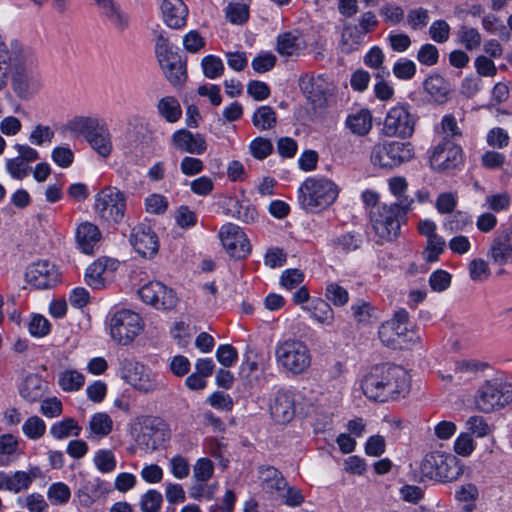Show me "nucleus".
Returning a JSON list of instances; mask_svg holds the SVG:
<instances>
[{
  "instance_id": "nucleus-38",
  "label": "nucleus",
  "mask_w": 512,
  "mask_h": 512,
  "mask_svg": "<svg viewBox=\"0 0 512 512\" xmlns=\"http://www.w3.org/2000/svg\"><path fill=\"white\" fill-rule=\"evenodd\" d=\"M44 381L37 375L26 377L20 390L21 396L29 402H35L44 394Z\"/></svg>"
},
{
  "instance_id": "nucleus-20",
  "label": "nucleus",
  "mask_w": 512,
  "mask_h": 512,
  "mask_svg": "<svg viewBox=\"0 0 512 512\" xmlns=\"http://www.w3.org/2000/svg\"><path fill=\"white\" fill-rule=\"evenodd\" d=\"M40 476L41 470L38 467H32L28 471L18 470L12 474L0 471V490L18 494L28 490L33 481Z\"/></svg>"
},
{
  "instance_id": "nucleus-32",
  "label": "nucleus",
  "mask_w": 512,
  "mask_h": 512,
  "mask_svg": "<svg viewBox=\"0 0 512 512\" xmlns=\"http://www.w3.org/2000/svg\"><path fill=\"white\" fill-rule=\"evenodd\" d=\"M103 123L96 117L75 116L67 122V130L83 135L87 140Z\"/></svg>"
},
{
  "instance_id": "nucleus-55",
  "label": "nucleus",
  "mask_w": 512,
  "mask_h": 512,
  "mask_svg": "<svg viewBox=\"0 0 512 512\" xmlns=\"http://www.w3.org/2000/svg\"><path fill=\"white\" fill-rule=\"evenodd\" d=\"M429 12L427 9L418 7L410 9L407 14V24L412 30H422L429 22Z\"/></svg>"
},
{
  "instance_id": "nucleus-12",
  "label": "nucleus",
  "mask_w": 512,
  "mask_h": 512,
  "mask_svg": "<svg viewBox=\"0 0 512 512\" xmlns=\"http://www.w3.org/2000/svg\"><path fill=\"white\" fill-rule=\"evenodd\" d=\"M512 402V383L507 381H487L478 390V408L489 413L503 408Z\"/></svg>"
},
{
  "instance_id": "nucleus-11",
  "label": "nucleus",
  "mask_w": 512,
  "mask_h": 512,
  "mask_svg": "<svg viewBox=\"0 0 512 512\" xmlns=\"http://www.w3.org/2000/svg\"><path fill=\"white\" fill-rule=\"evenodd\" d=\"M94 207L103 221L118 224L126 212L125 194L115 187H106L96 194Z\"/></svg>"
},
{
  "instance_id": "nucleus-13",
  "label": "nucleus",
  "mask_w": 512,
  "mask_h": 512,
  "mask_svg": "<svg viewBox=\"0 0 512 512\" xmlns=\"http://www.w3.org/2000/svg\"><path fill=\"white\" fill-rule=\"evenodd\" d=\"M415 130V119L404 106H394L387 112L383 134L387 137L409 138Z\"/></svg>"
},
{
  "instance_id": "nucleus-4",
  "label": "nucleus",
  "mask_w": 512,
  "mask_h": 512,
  "mask_svg": "<svg viewBox=\"0 0 512 512\" xmlns=\"http://www.w3.org/2000/svg\"><path fill=\"white\" fill-rule=\"evenodd\" d=\"M339 194L338 186L325 177H309L299 188V201L306 210H323L332 205Z\"/></svg>"
},
{
  "instance_id": "nucleus-8",
  "label": "nucleus",
  "mask_w": 512,
  "mask_h": 512,
  "mask_svg": "<svg viewBox=\"0 0 512 512\" xmlns=\"http://www.w3.org/2000/svg\"><path fill=\"white\" fill-rule=\"evenodd\" d=\"M20 57H25V63L14 67L11 76V85L15 94L21 99H30L40 89V82L33 69L36 66L34 52L24 44L19 53Z\"/></svg>"
},
{
  "instance_id": "nucleus-31",
  "label": "nucleus",
  "mask_w": 512,
  "mask_h": 512,
  "mask_svg": "<svg viewBox=\"0 0 512 512\" xmlns=\"http://www.w3.org/2000/svg\"><path fill=\"white\" fill-rule=\"evenodd\" d=\"M128 309H116L109 318L108 327L111 338L118 344H126L128 337Z\"/></svg>"
},
{
  "instance_id": "nucleus-6",
  "label": "nucleus",
  "mask_w": 512,
  "mask_h": 512,
  "mask_svg": "<svg viewBox=\"0 0 512 512\" xmlns=\"http://www.w3.org/2000/svg\"><path fill=\"white\" fill-rule=\"evenodd\" d=\"M378 335L385 346L393 349H401L420 340L409 322L408 312L404 309L396 311L391 319L382 323Z\"/></svg>"
},
{
  "instance_id": "nucleus-59",
  "label": "nucleus",
  "mask_w": 512,
  "mask_h": 512,
  "mask_svg": "<svg viewBox=\"0 0 512 512\" xmlns=\"http://www.w3.org/2000/svg\"><path fill=\"white\" fill-rule=\"evenodd\" d=\"M94 464L102 473L112 472L116 468V460L110 450H99L94 456Z\"/></svg>"
},
{
  "instance_id": "nucleus-47",
  "label": "nucleus",
  "mask_w": 512,
  "mask_h": 512,
  "mask_svg": "<svg viewBox=\"0 0 512 512\" xmlns=\"http://www.w3.org/2000/svg\"><path fill=\"white\" fill-rule=\"evenodd\" d=\"M300 50L299 38L297 35L286 32L278 36L277 51L283 56H293Z\"/></svg>"
},
{
  "instance_id": "nucleus-7",
  "label": "nucleus",
  "mask_w": 512,
  "mask_h": 512,
  "mask_svg": "<svg viewBox=\"0 0 512 512\" xmlns=\"http://www.w3.org/2000/svg\"><path fill=\"white\" fill-rule=\"evenodd\" d=\"M410 142L382 141L376 143L370 154L371 163L381 169H394L414 158Z\"/></svg>"
},
{
  "instance_id": "nucleus-21",
  "label": "nucleus",
  "mask_w": 512,
  "mask_h": 512,
  "mask_svg": "<svg viewBox=\"0 0 512 512\" xmlns=\"http://www.w3.org/2000/svg\"><path fill=\"white\" fill-rule=\"evenodd\" d=\"M26 280L39 289H46L58 282L59 273L49 261L43 260L31 264L26 270Z\"/></svg>"
},
{
  "instance_id": "nucleus-63",
  "label": "nucleus",
  "mask_w": 512,
  "mask_h": 512,
  "mask_svg": "<svg viewBox=\"0 0 512 512\" xmlns=\"http://www.w3.org/2000/svg\"><path fill=\"white\" fill-rule=\"evenodd\" d=\"M22 506L29 512H47L49 505L40 493H31L25 496Z\"/></svg>"
},
{
  "instance_id": "nucleus-2",
  "label": "nucleus",
  "mask_w": 512,
  "mask_h": 512,
  "mask_svg": "<svg viewBox=\"0 0 512 512\" xmlns=\"http://www.w3.org/2000/svg\"><path fill=\"white\" fill-rule=\"evenodd\" d=\"M412 200L405 199L393 204H381L370 211V220L375 234L385 241H392L400 234Z\"/></svg>"
},
{
  "instance_id": "nucleus-49",
  "label": "nucleus",
  "mask_w": 512,
  "mask_h": 512,
  "mask_svg": "<svg viewBox=\"0 0 512 512\" xmlns=\"http://www.w3.org/2000/svg\"><path fill=\"white\" fill-rule=\"evenodd\" d=\"M446 241L439 235L426 241L425 248L423 250V258L428 263H434L439 260L440 255L445 251Z\"/></svg>"
},
{
  "instance_id": "nucleus-50",
  "label": "nucleus",
  "mask_w": 512,
  "mask_h": 512,
  "mask_svg": "<svg viewBox=\"0 0 512 512\" xmlns=\"http://www.w3.org/2000/svg\"><path fill=\"white\" fill-rule=\"evenodd\" d=\"M424 88L437 101L444 99L448 92L446 81L439 75L427 78L424 82Z\"/></svg>"
},
{
  "instance_id": "nucleus-62",
  "label": "nucleus",
  "mask_w": 512,
  "mask_h": 512,
  "mask_svg": "<svg viewBox=\"0 0 512 512\" xmlns=\"http://www.w3.org/2000/svg\"><path fill=\"white\" fill-rule=\"evenodd\" d=\"M326 298L335 306H343L349 300L347 290L337 283H331L326 287Z\"/></svg>"
},
{
  "instance_id": "nucleus-44",
  "label": "nucleus",
  "mask_w": 512,
  "mask_h": 512,
  "mask_svg": "<svg viewBox=\"0 0 512 512\" xmlns=\"http://www.w3.org/2000/svg\"><path fill=\"white\" fill-rule=\"evenodd\" d=\"M379 14L383 21L389 25H398L405 17L402 6L394 2L384 3L379 9Z\"/></svg>"
},
{
  "instance_id": "nucleus-64",
  "label": "nucleus",
  "mask_w": 512,
  "mask_h": 512,
  "mask_svg": "<svg viewBox=\"0 0 512 512\" xmlns=\"http://www.w3.org/2000/svg\"><path fill=\"white\" fill-rule=\"evenodd\" d=\"M163 498L160 492L149 490L142 496L141 509L143 512H158L161 508Z\"/></svg>"
},
{
  "instance_id": "nucleus-30",
  "label": "nucleus",
  "mask_w": 512,
  "mask_h": 512,
  "mask_svg": "<svg viewBox=\"0 0 512 512\" xmlns=\"http://www.w3.org/2000/svg\"><path fill=\"white\" fill-rule=\"evenodd\" d=\"M130 385L142 393L152 392L157 387L156 380L151 371L140 363H135L130 371Z\"/></svg>"
},
{
  "instance_id": "nucleus-33",
  "label": "nucleus",
  "mask_w": 512,
  "mask_h": 512,
  "mask_svg": "<svg viewBox=\"0 0 512 512\" xmlns=\"http://www.w3.org/2000/svg\"><path fill=\"white\" fill-rule=\"evenodd\" d=\"M372 115L368 109H361L350 114L346 119V126L353 134L364 136L372 129Z\"/></svg>"
},
{
  "instance_id": "nucleus-14",
  "label": "nucleus",
  "mask_w": 512,
  "mask_h": 512,
  "mask_svg": "<svg viewBox=\"0 0 512 512\" xmlns=\"http://www.w3.org/2000/svg\"><path fill=\"white\" fill-rule=\"evenodd\" d=\"M23 43L17 39H7V37L0 32V91L3 90L12 76L14 67L19 64L25 63V57L19 53Z\"/></svg>"
},
{
  "instance_id": "nucleus-27",
  "label": "nucleus",
  "mask_w": 512,
  "mask_h": 512,
  "mask_svg": "<svg viewBox=\"0 0 512 512\" xmlns=\"http://www.w3.org/2000/svg\"><path fill=\"white\" fill-rule=\"evenodd\" d=\"M161 9L169 27L179 29L186 24L188 9L182 0H164Z\"/></svg>"
},
{
  "instance_id": "nucleus-24",
  "label": "nucleus",
  "mask_w": 512,
  "mask_h": 512,
  "mask_svg": "<svg viewBox=\"0 0 512 512\" xmlns=\"http://www.w3.org/2000/svg\"><path fill=\"white\" fill-rule=\"evenodd\" d=\"M174 147L182 152L201 155L207 150V142L202 134H193L189 130L176 131L171 138Z\"/></svg>"
},
{
  "instance_id": "nucleus-10",
  "label": "nucleus",
  "mask_w": 512,
  "mask_h": 512,
  "mask_svg": "<svg viewBox=\"0 0 512 512\" xmlns=\"http://www.w3.org/2000/svg\"><path fill=\"white\" fill-rule=\"evenodd\" d=\"M357 23H345L341 32L340 48L349 54L362 45L367 34L374 32L379 26V20L373 11L362 13Z\"/></svg>"
},
{
  "instance_id": "nucleus-57",
  "label": "nucleus",
  "mask_w": 512,
  "mask_h": 512,
  "mask_svg": "<svg viewBox=\"0 0 512 512\" xmlns=\"http://www.w3.org/2000/svg\"><path fill=\"white\" fill-rule=\"evenodd\" d=\"M214 473V464L208 458H200L193 466V477L197 482H207Z\"/></svg>"
},
{
  "instance_id": "nucleus-17",
  "label": "nucleus",
  "mask_w": 512,
  "mask_h": 512,
  "mask_svg": "<svg viewBox=\"0 0 512 512\" xmlns=\"http://www.w3.org/2000/svg\"><path fill=\"white\" fill-rule=\"evenodd\" d=\"M299 85L306 98L317 108L326 106L333 90L332 83L323 75H305L300 78Z\"/></svg>"
},
{
  "instance_id": "nucleus-16",
  "label": "nucleus",
  "mask_w": 512,
  "mask_h": 512,
  "mask_svg": "<svg viewBox=\"0 0 512 512\" xmlns=\"http://www.w3.org/2000/svg\"><path fill=\"white\" fill-rule=\"evenodd\" d=\"M219 238L227 253L234 258H244L250 251V243L242 229L232 223L223 225L219 231Z\"/></svg>"
},
{
  "instance_id": "nucleus-58",
  "label": "nucleus",
  "mask_w": 512,
  "mask_h": 512,
  "mask_svg": "<svg viewBox=\"0 0 512 512\" xmlns=\"http://www.w3.org/2000/svg\"><path fill=\"white\" fill-rule=\"evenodd\" d=\"M249 151L254 158L263 160L272 153L273 145L269 139L257 137L250 143Z\"/></svg>"
},
{
  "instance_id": "nucleus-51",
  "label": "nucleus",
  "mask_w": 512,
  "mask_h": 512,
  "mask_svg": "<svg viewBox=\"0 0 512 512\" xmlns=\"http://www.w3.org/2000/svg\"><path fill=\"white\" fill-rule=\"evenodd\" d=\"M89 428L95 436H106L112 430V420L105 413H96L91 417Z\"/></svg>"
},
{
  "instance_id": "nucleus-61",
  "label": "nucleus",
  "mask_w": 512,
  "mask_h": 512,
  "mask_svg": "<svg viewBox=\"0 0 512 512\" xmlns=\"http://www.w3.org/2000/svg\"><path fill=\"white\" fill-rule=\"evenodd\" d=\"M53 137L54 131L49 126L38 124L32 129L29 141L34 145L42 146L44 143H51Z\"/></svg>"
},
{
  "instance_id": "nucleus-35",
  "label": "nucleus",
  "mask_w": 512,
  "mask_h": 512,
  "mask_svg": "<svg viewBox=\"0 0 512 512\" xmlns=\"http://www.w3.org/2000/svg\"><path fill=\"white\" fill-rule=\"evenodd\" d=\"M91 147L102 157H108L112 151L110 133L103 124L88 139Z\"/></svg>"
},
{
  "instance_id": "nucleus-34",
  "label": "nucleus",
  "mask_w": 512,
  "mask_h": 512,
  "mask_svg": "<svg viewBox=\"0 0 512 512\" xmlns=\"http://www.w3.org/2000/svg\"><path fill=\"white\" fill-rule=\"evenodd\" d=\"M108 21L119 30L125 29L124 14L114 0H93Z\"/></svg>"
},
{
  "instance_id": "nucleus-43",
  "label": "nucleus",
  "mask_w": 512,
  "mask_h": 512,
  "mask_svg": "<svg viewBox=\"0 0 512 512\" xmlns=\"http://www.w3.org/2000/svg\"><path fill=\"white\" fill-rule=\"evenodd\" d=\"M85 377L76 370H65L59 374L58 383L64 391H78L84 385Z\"/></svg>"
},
{
  "instance_id": "nucleus-48",
  "label": "nucleus",
  "mask_w": 512,
  "mask_h": 512,
  "mask_svg": "<svg viewBox=\"0 0 512 512\" xmlns=\"http://www.w3.org/2000/svg\"><path fill=\"white\" fill-rule=\"evenodd\" d=\"M252 122L260 130L271 129L276 124V113L269 106H262L254 113Z\"/></svg>"
},
{
  "instance_id": "nucleus-60",
  "label": "nucleus",
  "mask_w": 512,
  "mask_h": 512,
  "mask_svg": "<svg viewBox=\"0 0 512 512\" xmlns=\"http://www.w3.org/2000/svg\"><path fill=\"white\" fill-rule=\"evenodd\" d=\"M454 452L462 457L470 456L475 449V442L470 433H460L454 442Z\"/></svg>"
},
{
  "instance_id": "nucleus-54",
  "label": "nucleus",
  "mask_w": 512,
  "mask_h": 512,
  "mask_svg": "<svg viewBox=\"0 0 512 512\" xmlns=\"http://www.w3.org/2000/svg\"><path fill=\"white\" fill-rule=\"evenodd\" d=\"M204 75L209 79L220 77L224 73V64L222 60L214 55H208L201 62Z\"/></svg>"
},
{
  "instance_id": "nucleus-25",
  "label": "nucleus",
  "mask_w": 512,
  "mask_h": 512,
  "mask_svg": "<svg viewBox=\"0 0 512 512\" xmlns=\"http://www.w3.org/2000/svg\"><path fill=\"white\" fill-rule=\"evenodd\" d=\"M270 415L279 424L289 423L295 414L294 400L287 392H278L271 400Z\"/></svg>"
},
{
  "instance_id": "nucleus-40",
  "label": "nucleus",
  "mask_w": 512,
  "mask_h": 512,
  "mask_svg": "<svg viewBox=\"0 0 512 512\" xmlns=\"http://www.w3.org/2000/svg\"><path fill=\"white\" fill-rule=\"evenodd\" d=\"M46 495L52 505L63 506L71 498V489L63 482H54L48 487Z\"/></svg>"
},
{
  "instance_id": "nucleus-15",
  "label": "nucleus",
  "mask_w": 512,
  "mask_h": 512,
  "mask_svg": "<svg viewBox=\"0 0 512 512\" xmlns=\"http://www.w3.org/2000/svg\"><path fill=\"white\" fill-rule=\"evenodd\" d=\"M138 295L144 303L155 309H173L178 303L175 291L159 281L146 283L138 289Z\"/></svg>"
},
{
  "instance_id": "nucleus-53",
  "label": "nucleus",
  "mask_w": 512,
  "mask_h": 512,
  "mask_svg": "<svg viewBox=\"0 0 512 512\" xmlns=\"http://www.w3.org/2000/svg\"><path fill=\"white\" fill-rule=\"evenodd\" d=\"M479 492L476 485L468 483L462 485L455 493V498L460 502L467 503L465 510L470 512L474 508V502L478 499Z\"/></svg>"
},
{
  "instance_id": "nucleus-9",
  "label": "nucleus",
  "mask_w": 512,
  "mask_h": 512,
  "mask_svg": "<svg viewBox=\"0 0 512 512\" xmlns=\"http://www.w3.org/2000/svg\"><path fill=\"white\" fill-rule=\"evenodd\" d=\"M277 363L286 371L298 375L311 365V354L307 345L297 339H287L279 343L275 350Z\"/></svg>"
},
{
  "instance_id": "nucleus-28",
  "label": "nucleus",
  "mask_w": 512,
  "mask_h": 512,
  "mask_svg": "<svg viewBox=\"0 0 512 512\" xmlns=\"http://www.w3.org/2000/svg\"><path fill=\"white\" fill-rule=\"evenodd\" d=\"M159 63L167 80L172 85H181L186 80V66L177 53L160 58Z\"/></svg>"
},
{
  "instance_id": "nucleus-1",
  "label": "nucleus",
  "mask_w": 512,
  "mask_h": 512,
  "mask_svg": "<svg viewBox=\"0 0 512 512\" xmlns=\"http://www.w3.org/2000/svg\"><path fill=\"white\" fill-rule=\"evenodd\" d=\"M406 371L397 365L373 366L361 380L363 394L375 402L395 400L408 391Z\"/></svg>"
},
{
  "instance_id": "nucleus-46",
  "label": "nucleus",
  "mask_w": 512,
  "mask_h": 512,
  "mask_svg": "<svg viewBox=\"0 0 512 512\" xmlns=\"http://www.w3.org/2000/svg\"><path fill=\"white\" fill-rule=\"evenodd\" d=\"M107 271L103 266L101 258L94 261L86 270V280L89 286L100 288L107 279Z\"/></svg>"
},
{
  "instance_id": "nucleus-42",
  "label": "nucleus",
  "mask_w": 512,
  "mask_h": 512,
  "mask_svg": "<svg viewBox=\"0 0 512 512\" xmlns=\"http://www.w3.org/2000/svg\"><path fill=\"white\" fill-rule=\"evenodd\" d=\"M459 43L467 50L473 51L480 47L482 37L476 28L469 26H461L457 32Z\"/></svg>"
},
{
  "instance_id": "nucleus-26",
  "label": "nucleus",
  "mask_w": 512,
  "mask_h": 512,
  "mask_svg": "<svg viewBox=\"0 0 512 512\" xmlns=\"http://www.w3.org/2000/svg\"><path fill=\"white\" fill-rule=\"evenodd\" d=\"M101 237L99 228L91 222L85 221L76 228L75 238L78 248L87 255L93 254L94 247L100 242Z\"/></svg>"
},
{
  "instance_id": "nucleus-18",
  "label": "nucleus",
  "mask_w": 512,
  "mask_h": 512,
  "mask_svg": "<svg viewBox=\"0 0 512 512\" xmlns=\"http://www.w3.org/2000/svg\"><path fill=\"white\" fill-rule=\"evenodd\" d=\"M487 364L474 359H464L456 361L451 371L443 370L439 372L440 378L453 385H461L477 376L479 372L484 371Z\"/></svg>"
},
{
  "instance_id": "nucleus-45",
  "label": "nucleus",
  "mask_w": 512,
  "mask_h": 512,
  "mask_svg": "<svg viewBox=\"0 0 512 512\" xmlns=\"http://www.w3.org/2000/svg\"><path fill=\"white\" fill-rule=\"evenodd\" d=\"M24 435L30 440H38L46 432V424L42 418L37 415L28 417L22 426Z\"/></svg>"
},
{
  "instance_id": "nucleus-23",
  "label": "nucleus",
  "mask_w": 512,
  "mask_h": 512,
  "mask_svg": "<svg viewBox=\"0 0 512 512\" xmlns=\"http://www.w3.org/2000/svg\"><path fill=\"white\" fill-rule=\"evenodd\" d=\"M132 245L144 258H151L158 252V237L149 225L141 224L134 228Z\"/></svg>"
},
{
  "instance_id": "nucleus-52",
  "label": "nucleus",
  "mask_w": 512,
  "mask_h": 512,
  "mask_svg": "<svg viewBox=\"0 0 512 512\" xmlns=\"http://www.w3.org/2000/svg\"><path fill=\"white\" fill-rule=\"evenodd\" d=\"M469 276L473 281L483 282L487 280L491 274L489 264L482 258H474L468 264Z\"/></svg>"
},
{
  "instance_id": "nucleus-3",
  "label": "nucleus",
  "mask_w": 512,
  "mask_h": 512,
  "mask_svg": "<svg viewBox=\"0 0 512 512\" xmlns=\"http://www.w3.org/2000/svg\"><path fill=\"white\" fill-rule=\"evenodd\" d=\"M130 436L140 449L154 451L170 438V429L160 417L141 415L130 425Z\"/></svg>"
},
{
  "instance_id": "nucleus-29",
  "label": "nucleus",
  "mask_w": 512,
  "mask_h": 512,
  "mask_svg": "<svg viewBox=\"0 0 512 512\" xmlns=\"http://www.w3.org/2000/svg\"><path fill=\"white\" fill-rule=\"evenodd\" d=\"M259 479L262 489L272 495L278 496L280 492L286 489V480L282 474L274 467H260Z\"/></svg>"
},
{
  "instance_id": "nucleus-19",
  "label": "nucleus",
  "mask_w": 512,
  "mask_h": 512,
  "mask_svg": "<svg viewBox=\"0 0 512 512\" xmlns=\"http://www.w3.org/2000/svg\"><path fill=\"white\" fill-rule=\"evenodd\" d=\"M487 256L498 266L512 264V226L502 230L492 239Z\"/></svg>"
},
{
  "instance_id": "nucleus-5",
  "label": "nucleus",
  "mask_w": 512,
  "mask_h": 512,
  "mask_svg": "<svg viewBox=\"0 0 512 512\" xmlns=\"http://www.w3.org/2000/svg\"><path fill=\"white\" fill-rule=\"evenodd\" d=\"M421 473L430 480L448 483L458 480L465 466L451 453L433 451L425 455L421 462Z\"/></svg>"
},
{
  "instance_id": "nucleus-39",
  "label": "nucleus",
  "mask_w": 512,
  "mask_h": 512,
  "mask_svg": "<svg viewBox=\"0 0 512 512\" xmlns=\"http://www.w3.org/2000/svg\"><path fill=\"white\" fill-rule=\"evenodd\" d=\"M158 111L167 122L173 123L181 118L182 110L178 100L172 96H166L160 99Z\"/></svg>"
},
{
  "instance_id": "nucleus-22",
  "label": "nucleus",
  "mask_w": 512,
  "mask_h": 512,
  "mask_svg": "<svg viewBox=\"0 0 512 512\" xmlns=\"http://www.w3.org/2000/svg\"><path fill=\"white\" fill-rule=\"evenodd\" d=\"M462 157V150L448 140L436 145L430 155L431 166L436 169H449L456 166Z\"/></svg>"
},
{
  "instance_id": "nucleus-41",
  "label": "nucleus",
  "mask_w": 512,
  "mask_h": 512,
  "mask_svg": "<svg viewBox=\"0 0 512 512\" xmlns=\"http://www.w3.org/2000/svg\"><path fill=\"white\" fill-rule=\"evenodd\" d=\"M312 317L319 323L330 325L334 320V312L328 302L323 299H315L308 308Z\"/></svg>"
},
{
  "instance_id": "nucleus-37",
  "label": "nucleus",
  "mask_w": 512,
  "mask_h": 512,
  "mask_svg": "<svg viewBox=\"0 0 512 512\" xmlns=\"http://www.w3.org/2000/svg\"><path fill=\"white\" fill-rule=\"evenodd\" d=\"M19 441L12 434H3L0 436V467H6L17 456Z\"/></svg>"
},
{
  "instance_id": "nucleus-36",
  "label": "nucleus",
  "mask_w": 512,
  "mask_h": 512,
  "mask_svg": "<svg viewBox=\"0 0 512 512\" xmlns=\"http://www.w3.org/2000/svg\"><path fill=\"white\" fill-rule=\"evenodd\" d=\"M82 428L78 425L77 421L73 418H64L61 421L55 422L50 427V434L57 440L65 439L71 436H78Z\"/></svg>"
},
{
  "instance_id": "nucleus-56",
  "label": "nucleus",
  "mask_w": 512,
  "mask_h": 512,
  "mask_svg": "<svg viewBox=\"0 0 512 512\" xmlns=\"http://www.w3.org/2000/svg\"><path fill=\"white\" fill-rule=\"evenodd\" d=\"M351 309L353 312L354 320L361 325L369 324L374 316L375 311L370 303L365 301H359L353 304Z\"/></svg>"
}]
</instances>
